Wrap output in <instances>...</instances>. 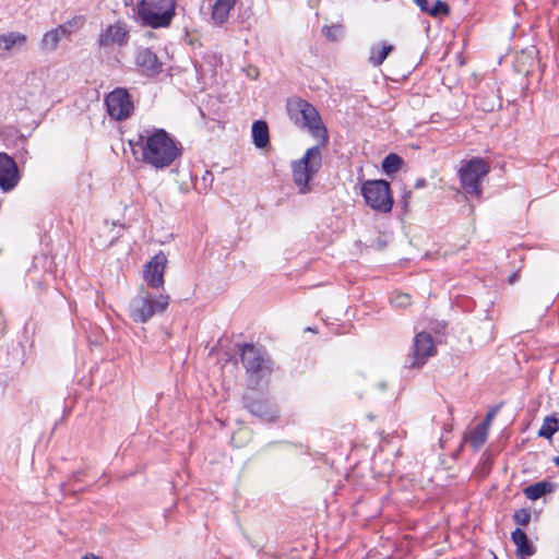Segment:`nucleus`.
Wrapping results in <instances>:
<instances>
[{
  "label": "nucleus",
  "mask_w": 559,
  "mask_h": 559,
  "mask_svg": "<svg viewBox=\"0 0 559 559\" xmlns=\"http://www.w3.org/2000/svg\"><path fill=\"white\" fill-rule=\"evenodd\" d=\"M511 540L516 546V555L521 557H531L536 552L535 546L528 539L526 533L520 527L511 533Z\"/></svg>",
  "instance_id": "nucleus-17"
},
{
  "label": "nucleus",
  "mask_w": 559,
  "mask_h": 559,
  "mask_svg": "<svg viewBox=\"0 0 559 559\" xmlns=\"http://www.w3.org/2000/svg\"><path fill=\"white\" fill-rule=\"evenodd\" d=\"M361 195L368 206L379 213H390L393 195L390 183L384 179L366 180L361 186Z\"/></svg>",
  "instance_id": "nucleus-6"
},
{
  "label": "nucleus",
  "mask_w": 559,
  "mask_h": 559,
  "mask_svg": "<svg viewBox=\"0 0 559 559\" xmlns=\"http://www.w3.org/2000/svg\"><path fill=\"white\" fill-rule=\"evenodd\" d=\"M322 34L331 41H338L344 36V26L342 24L325 25Z\"/></svg>",
  "instance_id": "nucleus-25"
},
{
  "label": "nucleus",
  "mask_w": 559,
  "mask_h": 559,
  "mask_svg": "<svg viewBox=\"0 0 559 559\" xmlns=\"http://www.w3.org/2000/svg\"><path fill=\"white\" fill-rule=\"evenodd\" d=\"M252 140L258 148H264L270 143L269 126L263 120H255L252 123Z\"/></svg>",
  "instance_id": "nucleus-20"
},
{
  "label": "nucleus",
  "mask_w": 559,
  "mask_h": 559,
  "mask_svg": "<svg viewBox=\"0 0 559 559\" xmlns=\"http://www.w3.org/2000/svg\"><path fill=\"white\" fill-rule=\"evenodd\" d=\"M129 40V31L126 23L117 22L108 25L98 37V45L100 47H108L112 45L124 46Z\"/></svg>",
  "instance_id": "nucleus-13"
},
{
  "label": "nucleus",
  "mask_w": 559,
  "mask_h": 559,
  "mask_svg": "<svg viewBox=\"0 0 559 559\" xmlns=\"http://www.w3.org/2000/svg\"><path fill=\"white\" fill-rule=\"evenodd\" d=\"M391 304L396 308H406L412 304V297L405 293H393L391 298Z\"/></svg>",
  "instance_id": "nucleus-26"
},
{
  "label": "nucleus",
  "mask_w": 559,
  "mask_h": 559,
  "mask_svg": "<svg viewBox=\"0 0 559 559\" xmlns=\"http://www.w3.org/2000/svg\"><path fill=\"white\" fill-rule=\"evenodd\" d=\"M490 171L486 160L480 157H474L467 160L459 169V178L464 192L468 195L479 198L481 195V181Z\"/></svg>",
  "instance_id": "nucleus-7"
},
{
  "label": "nucleus",
  "mask_w": 559,
  "mask_h": 559,
  "mask_svg": "<svg viewBox=\"0 0 559 559\" xmlns=\"http://www.w3.org/2000/svg\"><path fill=\"white\" fill-rule=\"evenodd\" d=\"M518 280H519V272H514L509 276L508 282H509V284H514Z\"/></svg>",
  "instance_id": "nucleus-33"
},
{
  "label": "nucleus",
  "mask_w": 559,
  "mask_h": 559,
  "mask_svg": "<svg viewBox=\"0 0 559 559\" xmlns=\"http://www.w3.org/2000/svg\"><path fill=\"white\" fill-rule=\"evenodd\" d=\"M242 401L246 409L264 421H274L278 417L276 407L262 396L245 395Z\"/></svg>",
  "instance_id": "nucleus-12"
},
{
  "label": "nucleus",
  "mask_w": 559,
  "mask_h": 559,
  "mask_svg": "<svg viewBox=\"0 0 559 559\" xmlns=\"http://www.w3.org/2000/svg\"><path fill=\"white\" fill-rule=\"evenodd\" d=\"M83 559H88L87 557H84Z\"/></svg>",
  "instance_id": "nucleus-36"
},
{
  "label": "nucleus",
  "mask_w": 559,
  "mask_h": 559,
  "mask_svg": "<svg viewBox=\"0 0 559 559\" xmlns=\"http://www.w3.org/2000/svg\"><path fill=\"white\" fill-rule=\"evenodd\" d=\"M105 105L108 115L117 121L128 119L134 111L132 97L124 87H116L108 93L105 97Z\"/></svg>",
  "instance_id": "nucleus-8"
},
{
  "label": "nucleus",
  "mask_w": 559,
  "mask_h": 559,
  "mask_svg": "<svg viewBox=\"0 0 559 559\" xmlns=\"http://www.w3.org/2000/svg\"><path fill=\"white\" fill-rule=\"evenodd\" d=\"M393 49L394 47L392 45L385 43L373 45L370 48L369 63L373 67L381 66Z\"/></svg>",
  "instance_id": "nucleus-21"
},
{
  "label": "nucleus",
  "mask_w": 559,
  "mask_h": 559,
  "mask_svg": "<svg viewBox=\"0 0 559 559\" xmlns=\"http://www.w3.org/2000/svg\"><path fill=\"white\" fill-rule=\"evenodd\" d=\"M552 462L555 463L556 466H559V456H555L552 459Z\"/></svg>",
  "instance_id": "nucleus-34"
},
{
  "label": "nucleus",
  "mask_w": 559,
  "mask_h": 559,
  "mask_svg": "<svg viewBox=\"0 0 559 559\" xmlns=\"http://www.w3.org/2000/svg\"><path fill=\"white\" fill-rule=\"evenodd\" d=\"M286 108L289 119L297 127L307 129L313 138L319 140V144L309 147L300 159L292 163L294 182L299 193L305 194L311 190L309 181L322 166L321 147L328 144L329 133L319 111L309 102L301 98L288 99Z\"/></svg>",
  "instance_id": "nucleus-1"
},
{
  "label": "nucleus",
  "mask_w": 559,
  "mask_h": 559,
  "mask_svg": "<svg viewBox=\"0 0 559 559\" xmlns=\"http://www.w3.org/2000/svg\"><path fill=\"white\" fill-rule=\"evenodd\" d=\"M167 262L165 253L159 251L145 264L143 277L150 287L158 289L164 286V273Z\"/></svg>",
  "instance_id": "nucleus-10"
},
{
  "label": "nucleus",
  "mask_w": 559,
  "mask_h": 559,
  "mask_svg": "<svg viewBox=\"0 0 559 559\" xmlns=\"http://www.w3.org/2000/svg\"><path fill=\"white\" fill-rule=\"evenodd\" d=\"M556 487L557 485L551 481L542 480L525 487L523 492L527 499L537 500L547 493L554 492Z\"/></svg>",
  "instance_id": "nucleus-19"
},
{
  "label": "nucleus",
  "mask_w": 559,
  "mask_h": 559,
  "mask_svg": "<svg viewBox=\"0 0 559 559\" xmlns=\"http://www.w3.org/2000/svg\"><path fill=\"white\" fill-rule=\"evenodd\" d=\"M27 43V36L19 32H8L0 35V58H7L11 50L22 49Z\"/></svg>",
  "instance_id": "nucleus-15"
},
{
  "label": "nucleus",
  "mask_w": 559,
  "mask_h": 559,
  "mask_svg": "<svg viewBox=\"0 0 559 559\" xmlns=\"http://www.w3.org/2000/svg\"><path fill=\"white\" fill-rule=\"evenodd\" d=\"M492 559H498L496 555H493V558Z\"/></svg>",
  "instance_id": "nucleus-35"
},
{
  "label": "nucleus",
  "mask_w": 559,
  "mask_h": 559,
  "mask_svg": "<svg viewBox=\"0 0 559 559\" xmlns=\"http://www.w3.org/2000/svg\"><path fill=\"white\" fill-rule=\"evenodd\" d=\"M70 34L69 29L64 25H59L46 32L40 40V48L44 51L52 52L58 48V45L62 37Z\"/></svg>",
  "instance_id": "nucleus-16"
},
{
  "label": "nucleus",
  "mask_w": 559,
  "mask_h": 559,
  "mask_svg": "<svg viewBox=\"0 0 559 559\" xmlns=\"http://www.w3.org/2000/svg\"><path fill=\"white\" fill-rule=\"evenodd\" d=\"M135 64L146 76H156L163 71V62L153 50L146 47L136 50Z\"/></svg>",
  "instance_id": "nucleus-14"
},
{
  "label": "nucleus",
  "mask_w": 559,
  "mask_h": 559,
  "mask_svg": "<svg viewBox=\"0 0 559 559\" xmlns=\"http://www.w3.org/2000/svg\"><path fill=\"white\" fill-rule=\"evenodd\" d=\"M128 143L136 159L155 169L169 167L182 155L180 142L163 128H143Z\"/></svg>",
  "instance_id": "nucleus-2"
},
{
  "label": "nucleus",
  "mask_w": 559,
  "mask_h": 559,
  "mask_svg": "<svg viewBox=\"0 0 559 559\" xmlns=\"http://www.w3.org/2000/svg\"><path fill=\"white\" fill-rule=\"evenodd\" d=\"M19 167L13 157L0 153V189L3 192L12 191L20 182Z\"/></svg>",
  "instance_id": "nucleus-11"
},
{
  "label": "nucleus",
  "mask_w": 559,
  "mask_h": 559,
  "mask_svg": "<svg viewBox=\"0 0 559 559\" xmlns=\"http://www.w3.org/2000/svg\"><path fill=\"white\" fill-rule=\"evenodd\" d=\"M450 12L449 5L441 0H437L433 5H429L427 14L437 17L439 15H448Z\"/></svg>",
  "instance_id": "nucleus-27"
},
{
  "label": "nucleus",
  "mask_w": 559,
  "mask_h": 559,
  "mask_svg": "<svg viewBox=\"0 0 559 559\" xmlns=\"http://www.w3.org/2000/svg\"><path fill=\"white\" fill-rule=\"evenodd\" d=\"M522 559H525L524 557H522Z\"/></svg>",
  "instance_id": "nucleus-37"
},
{
  "label": "nucleus",
  "mask_w": 559,
  "mask_h": 559,
  "mask_svg": "<svg viewBox=\"0 0 559 559\" xmlns=\"http://www.w3.org/2000/svg\"><path fill=\"white\" fill-rule=\"evenodd\" d=\"M169 300L168 295L155 296L150 293L138 295L130 301V318L136 323H145L155 314L163 313L167 309Z\"/></svg>",
  "instance_id": "nucleus-5"
},
{
  "label": "nucleus",
  "mask_w": 559,
  "mask_h": 559,
  "mask_svg": "<svg viewBox=\"0 0 559 559\" xmlns=\"http://www.w3.org/2000/svg\"><path fill=\"white\" fill-rule=\"evenodd\" d=\"M403 163L404 160L400 155L390 153L383 158L381 167L386 175H392L400 170Z\"/></svg>",
  "instance_id": "nucleus-24"
},
{
  "label": "nucleus",
  "mask_w": 559,
  "mask_h": 559,
  "mask_svg": "<svg viewBox=\"0 0 559 559\" xmlns=\"http://www.w3.org/2000/svg\"><path fill=\"white\" fill-rule=\"evenodd\" d=\"M513 521L520 526L528 525L531 521V512L527 509H519L513 514Z\"/></svg>",
  "instance_id": "nucleus-28"
},
{
  "label": "nucleus",
  "mask_w": 559,
  "mask_h": 559,
  "mask_svg": "<svg viewBox=\"0 0 559 559\" xmlns=\"http://www.w3.org/2000/svg\"><path fill=\"white\" fill-rule=\"evenodd\" d=\"M411 195H412V192L411 191H406L404 192V194L402 195V204H403V209L404 211H407V207H408V201L411 199Z\"/></svg>",
  "instance_id": "nucleus-30"
},
{
  "label": "nucleus",
  "mask_w": 559,
  "mask_h": 559,
  "mask_svg": "<svg viewBox=\"0 0 559 559\" xmlns=\"http://www.w3.org/2000/svg\"><path fill=\"white\" fill-rule=\"evenodd\" d=\"M414 2L420 8L423 12L427 13V10L429 8V3L427 0H414Z\"/></svg>",
  "instance_id": "nucleus-31"
},
{
  "label": "nucleus",
  "mask_w": 559,
  "mask_h": 559,
  "mask_svg": "<svg viewBox=\"0 0 559 559\" xmlns=\"http://www.w3.org/2000/svg\"><path fill=\"white\" fill-rule=\"evenodd\" d=\"M437 353L433 338L427 332H419L415 335L412 350L405 361V367L409 369L423 367L429 357Z\"/></svg>",
  "instance_id": "nucleus-9"
},
{
  "label": "nucleus",
  "mask_w": 559,
  "mask_h": 559,
  "mask_svg": "<svg viewBox=\"0 0 559 559\" xmlns=\"http://www.w3.org/2000/svg\"><path fill=\"white\" fill-rule=\"evenodd\" d=\"M488 436V429L485 425H477L468 435L467 440L475 451H478L486 442Z\"/></svg>",
  "instance_id": "nucleus-23"
},
{
  "label": "nucleus",
  "mask_w": 559,
  "mask_h": 559,
  "mask_svg": "<svg viewBox=\"0 0 559 559\" xmlns=\"http://www.w3.org/2000/svg\"><path fill=\"white\" fill-rule=\"evenodd\" d=\"M176 0H140L136 13L143 26L168 27L176 14Z\"/></svg>",
  "instance_id": "nucleus-4"
},
{
  "label": "nucleus",
  "mask_w": 559,
  "mask_h": 559,
  "mask_svg": "<svg viewBox=\"0 0 559 559\" xmlns=\"http://www.w3.org/2000/svg\"><path fill=\"white\" fill-rule=\"evenodd\" d=\"M500 405H496L493 407H491L488 413L486 414L484 420L479 424V425H485V428H489V425L491 424L492 419L495 418V416L498 414L499 409H500Z\"/></svg>",
  "instance_id": "nucleus-29"
},
{
  "label": "nucleus",
  "mask_w": 559,
  "mask_h": 559,
  "mask_svg": "<svg viewBox=\"0 0 559 559\" xmlns=\"http://www.w3.org/2000/svg\"><path fill=\"white\" fill-rule=\"evenodd\" d=\"M426 186H427V180L425 178H418L414 183L415 189H421V188H425Z\"/></svg>",
  "instance_id": "nucleus-32"
},
{
  "label": "nucleus",
  "mask_w": 559,
  "mask_h": 559,
  "mask_svg": "<svg viewBox=\"0 0 559 559\" xmlns=\"http://www.w3.org/2000/svg\"><path fill=\"white\" fill-rule=\"evenodd\" d=\"M557 431H559V417L558 414L555 413L544 418L537 436L547 440H551Z\"/></svg>",
  "instance_id": "nucleus-22"
},
{
  "label": "nucleus",
  "mask_w": 559,
  "mask_h": 559,
  "mask_svg": "<svg viewBox=\"0 0 559 559\" xmlns=\"http://www.w3.org/2000/svg\"><path fill=\"white\" fill-rule=\"evenodd\" d=\"M239 346V355L246 370V379L250 389H257L273 371V360L263 347L252 343Z\"/></svg>",
  "instance_id": "nucleus-3"
},
{
  "label": "nucleus",
  "mask_w": 559,
  "mask_h": 559,
  "mask_svg": "<svg viewBox=\"0 0 559 559\" xmlns=\"http://www.w3.org/2000/svg\"><path fill=\"white\" fill-rule=\"evenodd\" d=\"M236 0H216L212 7L211 17L215 25L222 26L229 19V12Z\"/></svg>",
  "instance_id": "nucleus-18"
}]
</instances>
